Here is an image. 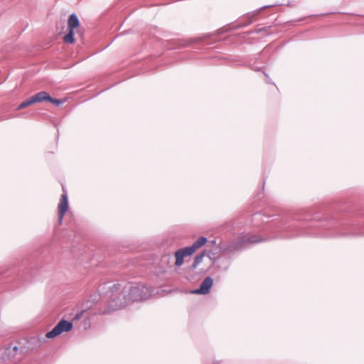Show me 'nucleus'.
<instances>
[{"mask_svg":"<svg viewBox=\"0 0 364 364\" xmlns=\"http://www.w3.org/2000/svg\"><path fill=\"white\" fill-rule=\"evenodd\" d=\"M154 290L141 284H126L119 296L113 299L109 307L112 311L125 307L136 301L149 299L153 294Z\"/></svg>","mask_w":364,"mask_h":364,"instance_id":"nucleus-1","label":"nucleus"},{"mask_svg":"<svg viewBox=\"0 0 364 364\" xmlns=\"http://www.w3.org/2000/svg\"><path fill=\"white\" fill-rule=\"evenodd\" d=\"M73 323L66 320H61L50 331L46 334L48 338H53L64 332H68L73 328Z\"/></svg>","mask_w":364,"mask_h":364,"instance_id":"nucleus-2","label":"nucleus"},{"mask_svg":"<svg viewBox=\"0 0 364 364\" xmlns=\"http://www.w3.org/2000/svg\"><path fill=\"white\" fill-rule=\"evenodd\" d=\"M63 193L61 195L60 203L58 206V222L62 223L63 218L68 208V199L67 192L64 188H63Z\"/></svg>","mask_w":364,"mask_h":364,"instance_id":"nucleus-3","label":"nucleus"},{"mask_svg":"<svg viewBox=\"0 0 364 364\" xmlns=\"http://www.w3.org/2000/svg\"><path fill=\"white\" fill-rule=\"evenodd\" d=\"M213 279L210 277H207L200 284V288L193 290L192 292L196 294H206L209 293L210 289L213 286Z\"/></svg>","mask_w":364,"mask_h":364,"instance_id":"nucleus-4","label":"nucleus"},{"mask_svg":"<svg viewBox=\"0 0 364 364\" xmlns=\"http://www.w3.org/2000/svg\"><path fill=\"white\" fill-rule=\"evenodd\" d=\"M262 240L259 238L257 235H245L242 236L241 238H240L239 244L235 245L233 247L234 249H240L242 247L245 246L247 243H258L259 242H262Z\"/></svg>","mask_w":364,"mask_h":364,"instance_id":"nucleus-5","label":"nucleus"},{"mask_svg":"<svg viewBox=\"0 0 364 364\" xmlns=\"http://www.w3.org/2000/svg\"><path fill=\"white\" fill-rule=\"evenodd\" d=\"M192 253L188 250V247L181 248L175 252L176 262L175 264L177 267L181 266L183 263V258L186 256L191 255Z\"/></svg>","mask_w":364,"mask_h":364,"instance_id":"nucleus-6","label":"nucleus"},{"mask_svg":"<svg viewBox=\"0 0 364 364\" xmlns=\"http://www.w3.org/2000/svg\"><path fill=\"white\" fill-rule=\"evenodd\" d=\"M207 242V238L205 237H200L194 243L190 246L187 247L188 250L193 254L195 251L204 245Z\"/></svg>","mask_w":364,"mask_h":364,"instance_id":"nucleus-7","label":"nucleus"},{"mask_svg":"<svg viewBox=\"0 0 364 364\" xmlns=\"http://www.w3.org/2000/svg\"><path fill=\"white\" fill-rule=\"evenodd\" d=\"M33 100L36 102H42L44 101H48L50 100V96L48 95V92L45 91H41L38 92L36 95L33 96Z\"/></svg>","mask_w":364,"mask_h":364,"instance_id":"nucleus-8","label":"nucleus"},{"mask_svg":"<svg viewBox=\"0 0 364 364\" xmlns=\"http://www.w3.org/2000/svg\"><path fill=\"white\" fill-rule=\"evenodd\" d=\"M79 19L76 14H72L68 18V29L74 30L79 26Z\"/></svg>","mask_w":364,"mask_h":364,"instance_id":"nucleus-9","label":"nucleus"},{"mask_svg":"<svg viewBox=\"0 0 364 364\" xmlns=\"http://www.w3.org/2000/svg\"><path fill=\"white\" fill-rule=\"evenodd\" d=\"M35 103V101L33 100V96L31 97L30 98L26 100L25 101L22 102L17 107V109L20 110V109H24L33 104Z\"/></svg>","mask_w":364,"mask_h":364,"instance_id":"nucleus-10","label":"nucleus"},{"mask_svg":"<svg viewBox=\"0 0 364 364\" xmlns=\"http://www.w3.org/2000/svg\"><path fill=\"white\" fill-rule=\"evenodd\" d=\"M205 254V252H202L195 257L194 261L192 264L193 269H196L198 267V265L203 261Z\"/></svg>","mask_w":364,"mask_h":364,"instance_id":"nucleus-11","label":"nucleus"},{"mask_svg":"<svg viewBox=\"0 0 364 364\" xmlns=\"http://www.w3.org/2000/svg\"><path fill=\"white\" fill-rule=\"evenodd\" d=\"M68 30H69L68 33H67L63 38L64 41L68 43H73L75 42L74 30H72V29H68Z\"/></svg>","mask_w":364,"mask_h":364,"instance_id":"nucleus-12","label":"nucleus"},{"mask_svg":"<svg viewBox=\"0 0 364 364\" xmlns=\"http://www.w3.org/2000/svg\"><path fill=\"white\" fill-rule=\"evenodd\" d=\"M120 286L121 285L119 284H114L112 286L109 285L108 288L111 289L112 292H114L118 291Z\"/></svg>","mask_w":364,"mask_h":364,"instance_id":"nucleus-13","label":"nucleus"},{"mask_svg":"<svg viewBox=\"0 0 364 364\" xmlns=\"http://www.w3.org/2000/svg\"><path fill=\"white\" fill-rule=\"evenodd\" d=\"M48 102L58 106L63 103V102L60 100L55 99L50 97V100H48Z\"/></svg>","mask_w":364,"mask_h":364,"instance_id":"nucleus-14","label":"nucleus"},{"mask_svg":"<svg viewBox=\"0 0 364 364\" xmlns=\"http://www.w3.org/2000/svg\"><path fill=\"white\" fill-rule=\"evenodd\" d=\"M84 314V311H81L78 313H77L74 316H73V321H76V320H79L80 318H81L82 317Z\"/></svg>","mask_w":364,"mask_h":364,"instance_id":"nucleus-15","label":"nucleus"},{"mask_svg":"<svg viewBox=\"0 0 364 364\" xmlns=\"http://www.w3.org/2000/svg\"><path fill=\"white\" fill-rule=\"evenodd\" d=\"M252 70H259V68L257 67V66H252Z\"/></svg>","mask_w":364,"mask_h":364,"instance_id":"nucleus-16","label":"nucleus"},{"mask_svg":"<svg viewBox=\"0 0 364 364\" xmlns=\"http://www.w3.org/2000/svg\"><path fill=\"white\" fill-rule=\"evenodd\" d=\"M13 350H14V351H16V350H18V347H17V346H14V347L13 348Z\"/></svg>","mask_w":364,"mask_h":364,"instance_id":"nucleus-17","label":"nucleus"},{"mask_svg":"<svg viewBox=\"0 0 364 364\" xmlns=\"http://www.w3.org/2000/svg\"><path fill=\"white\" fill-rule=\"evenodd\" d=\"M265 76H267V79H269V77H268L267 74H265ZM267 82H270V80H268Z\"/></svg>","mask_w":364,"mask_h":364,"instance_id":"nucleus-18","label":"nucleus"}]
</instances>
